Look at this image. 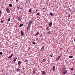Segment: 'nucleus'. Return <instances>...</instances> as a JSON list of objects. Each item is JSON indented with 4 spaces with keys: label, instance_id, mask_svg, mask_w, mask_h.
Listing matches in <instances>:
<instances>
[{
    "label": "nucleus",
    "instance_id": "obj_36",
    "mask_svg": "<svg viewBox=\"0 0 75 75\" xmlns=\"http://www.w3.org/2000/svg\"><path fill=\"white\" fill-rule=\"evenodd\" d=\"M52 55H53L52 54H51L50 55V57H52Z\"/></svg>",
    "mask_w": 75,
    "mask_h": 75
},
{
    "label": "nucleus",
    "instance_id": "obj_41",
    "mask_svg": "<svg viewBox=\"0 0 75 75\" xmlns=\"http://www.w3.org/2000/svg\"><path fill=\"white\" fill-rule=\"evenodd\" d=\"M22 69H23V70H24L25 69H24V67Z\"/></svg>",
    "mask_w": 75,
    "mask_h": 75
},
{
    "label": "nucleus",
    "instance_id": "obj_44",
    "mask_svg": "<svg viewBox=\"0 0 75 75\" xmlns=\"http://www.w3.org/2000/svg\"><path fill=\"white\" fill-rule=\"evenodd\" d=\"M74 75H75V74H74Z\"/></svg>",
    "mask_w": 75,
    "mask_h": 75
},
{
    "label": "nucleus",
    "instance_id": "obj_30",
    "mask_svg": "<svg viewBox=\"0 0 75 75\" xmlns=\"http://www.w3.org/2000/svg\"><path fill=\"white\" fill-rule=\"evenodd\" d=\"M70 70L71 71H73V70H74V69H73V68H71L70 69Z\"/></svg>",
    "mask_w": 75,
    "mask_h": 75
},
{
    "label": "nucleus",
    "instance_id": "obj_33",
    "mask_svg": "<svg viewBox=\"0 0 75 75\" xmlns=\"http://www.w3.org/2000/svg\"><path fill=\"white\" fill-rule=\"evenodd\" d=\"M3 20H2L1 21V23H3Z\"/></svg>",
    "mask_w": 75,
    "mask_h": 75
},
{
    "label": "nucleus",
    "instance_id": "obj_13",
    "mask_svg": "<svg viewBox=\"0 0 75 75\" xmlns=\"http://www.w3.org/2000/svg\"><path fill=\"white\" fill-rule=\"evenodd\" d=\"M44 50V47H42V48L41 49L40 51H43V50Z\"/></svg>",
    "mask_w": 75,
    "mask_h": 75
},
{
    "label": "nucleus",
    "instance_id": "obj_7",
    "mask_svg": "<svg viewBox=\"0 0 75 75\" xmlns=\"http://www.w3.org/2000/svg\"><path fill=\"white\" fill-rule=\"evenodd\" d=\"M51 25H52V22H50L49 24V27H51Z\"/></svg>",
    "mask_w": 75,
    "mask_h": 75
},
{
    "label": "nucleus",
    "instance_id": "obj_2",
    "mask_svg": "<svg viewBox=\"0 0 75 75\" xmlns=\"http://www.w3.org/2000/svg\"><path fill=\"white\" fill-rule=\"evenodd\" d=\"M65 68H63L62 69V72H65Z\"/></svg>",
    "mask_w": 75,
    "mask_h": 75
},
{
    "label": "nucleus",
    "instance_id": "obj_3",
    "mask_svg": "<svg viewBox=\"0 0 75 75\" xmlns=\"http://www.w3.org/2000/svg\"><path fill=\"white\" fill-rule=\"evenodd\" d=\"M6 10L8 13H10V10L8 9V8H6Z\"/></svg>",
    "mask_w": 75,
    "mask_h": 75
},
{
    "label": "nucleus",
    "instance_id": "obj_39",
    "mask_svg": "<svg viewBox=\"0 0 75 75\" xmlns=\"http://www.w3.org/2000/svg\"><path fill=\"white\" fill-rule=\"evenodd\" d=\"M36 41H38V38H37L36 39Z\"/></svg>",
    "mask_w": 75,
    "mask_h": 75
},
{
    "label": "nucleus",
    "instance_id": "obj_37",
    "mask_svg": "<svg viewBox=\"0 0 75 75\" xmlns=\"http://www.w3.org/2000/svg\"><path fill=\"white\" fill-rule=\"evenodd\" d=\"M17 70H18V71H20V69H18Z\"/></svg>",
    "mask_w": 75,
    "mask_h": 75
},
{
    "label": "nucleus",
    "instance_id": "obj_11",
    "mask_svg": "<svg viewBox=\"0 0 75 75\" xmlns=\"http://www.w3.org/2000/svg\"><path fill=\"white\" fill-rule=\"evenodd\" d=\"M55 70V66H53V71H54Z\"/></svg>",
    "mask_w": 75,
    "mask_h": 75
},
{
    "label": "nucleus",
    "instance_id": "obj_24",
    "mask_svg": "<svg viewBox=\"0 0 75 75\" xmlns=\"http://www.w3.org/2000/svg\"><path fill=\"white\" fill-rule=\"evenodd\" d=\"M69 58H73V56H69Z\"/></svg>",
    "mask_w": 75,
    "mask_h": 75
},
{
    "label": "nucleus",
    "instance_id": "obj_22",
    "mask_svg": "<svg viewBox=\"0 0 75 75\" xmlns=\"http://www.w3.org/2000/svg\"><path fill=\"white\" fill-rule=\"evenodd\" d=\"M51 32H50V31H49V32H48L47 33V34H51Z\"/></svg>",
    "mask_w": 75,
    "mask_h": 75
},
{
    "label": "nucleus",
    "instance_id": "obj_32",
    "mask_svg": "<svg viewBox=\"0 0 75 75\" xmlns=\"http://www.w3.org/2000/svg\"><path fill=\"white\" fill-rule=\"evenodd\" d=\"M46 30H47V31H49V29H48V28H46Z\"/></svg>",
    "mask_w": 75,
    "mask_h": 75
},
{
    "label": "nucleus",
    "instance_id": "obj_8",
    "mask_svg": "<svg viewBox=\"0 0 75 75\" xmlns=\"http://www.w3.org/2000/svg\"><path fill=\"white\" fill-rule=\"evenodd\" d=\"M27 28L28 29H27L28 30H29L30 29V25H28V26Z\"/></svg>",
    "mask_w": 75,
    "mask_h": 75
},
{
    "label": "nucleus",
    "instance_id": "obj_25",
    "mask_svg": "<svg viewBox=\"0 0 75 75\" xmlns=\"http://www.w3.org/2000/svg\"><path fill=\"white\" fill-rule=\"evenodd\" d=\"M68 10H69V11H72V10L70 8H69L68 9Z\"/></svg>",
    "mask_w": 75,
    "mask_h": 75
},
{
    "label": "nucleus",
    "instance_id": "obj_5",
    "mask_svg": "<svg viewBox=\"0 0 75 75\" xmlns=\"http://www.w3.org/2000/svg\"><path fill=\"white\" fill-rule=\"evenodd\" d=\"M42 75H45V74H46V73L44 71H43L42 72Z\"/></svg>",
    "mask_w": 75,
    "mask_h": 75
},
{
    "label": "nucleus",
    "instance_id": "obj_16",
    "mask_svg": "<svg viewBox=\"0 0 75 75\" xmlns=\"http://www.w3.org/2000/svg\"><path fill=\"white\" fill-rule=\"evenodd\" d=\"M9 7H12V6H13V5H12V4H10L9 5Z\"/></svg>",
    "mask_w": 75,
    "mask_h": 75
},
{
    "label": "nucleus",
    "instance_id": "obj_18",
    "mask_svg": "<svg viewBox=\"0 0 75 75\" xmlns=\"http://www.w3.org/2000/svg\"><path fill=\"white\" fill-rule=\"evenodd\" d=\"M39 32H37L35 34L36 35H38V34H39Z\"/></svg>",
    "mask_w": 75,
    "mask_h": 75
},
{
    "label": "nucleus",
    "instance_id": "obj_17",
    "mask_svg": "<svg viewBox=\"0 0 75 75\" xmlns=\"http://www.w3.org/2000/svg\"><path fill=\"white\" fill-rule=\"evenodd\" d=\"M43 61L44 62H45L46 61V60H45V59H43Z\"/></svg>",
    "mask_w": 75,
    "mask_h": 75
},
{
    "label": "nucleus",
    "instance_id": "obj_43",
    "mask_svg": "<svg viewBox=\"0 0 75 75\" xmlns=\"http://www.w3.org/2000/svg\"><path fill=\"white\" fill-rule=\"evenodd\" d=\"M74 41H75V39H74Z\"/></svg>",
    "mask_w": 75,
    "mask_h": 75
},
{
    "label": "nucleus",
    "instance_id": "obj_42",
    "mask_svg": "<svg viewBox=\"0 0 75 75\" xmlns=\"http://www.w3.org/2000/svg\"><path fill=\"white\" fill-rule=\"evenodd\" d=\"M16 1L17 2L18 1V0H16Z\"/></svg>",
    "mask_w": 75,
    "mask_h": 75
},
{
    "label": "nucleus",
    "instance_id": "obj_29",
    "mask_svg": "<svg viewBox=\"0 0 75 75\" xmlns=\"http://www.w3.org/2000/svg\"><path fill=\"white\" fill-rule=\"evenodd\" d=\"M29 11L30 12V13H31V10L30 9Z\"/></svg>",
    "mask_w": 75,
    "mask_h": 75
},
{
    "label": "nucleus",
    "instance_id": "obj_40",
    "mask_svg": "<svg viewBox=\"0 0 75 75\" xmlns=\"http://www.w3.org/2000/svg\"><path fill=\"white\" fill-rule=\"evenodd\" d=\"M45 9V7H44L43 8V10H44Z\"/></svg>",
    "mask_w": 75,
    "mask_h": 75
},
{
    "label": "nucleus",
    "instance_id": "obj_6",
    "mask_svg": "<svg viewBox=\"0 0 75 75\" xmlns=\"http://www.w3.org/2000/svg\"><path fill=\"white\" fill-rule=\"evenodd\" d=\"M13 54H12L9 57H8V58L10 59V58H11L12 57H13Z\"/></svg>",
    "mask_w": 75,
    "mask_h": 75
},
{
    "label": "nucleus",
    "instance_id": "obj_34",
    "mask_svg": "<svg viewBox=\"0 0 75 75\" xmlns=\"http://www.w3.org/2000/svg\"><path fill=\"white\" fill-rule=\"evenodd\" d=\"M38 11V9H37L36 10V11H35V13H37V12Z\"/></svg>",
    "mask_w": 75,
    "mask_h": 75
},
{
    "label": "nucleus",
    "instance_id": "obj_10",
    "mask_svg": "<svg viewBox=\"0 0 75 75\" xmlns=\"http://www.w3.org/2000/svg\"><path fill=\"white\" fill-rule=\"evenodd\" d=\"M18 21H21V19H20V18L19 17H18Z\"/></svg>",
    "mask_w": 75,
    "mask_h": 75
},
{
    "label": "nucleus",
    "instance_id": "obj_15",
    "mask_svg": "<svg viewBox=\"0 0 75 75\" xmlns=\"http://www.w3.org/2000/svg\"><path fill=\"white\" fill-rule=\"evenodd\" d=\"M18 64L19 65L21 64V61H19L18 62Z\"/></svg>",
    "mask_w": 75,
    "mask_h": 75
},
{
    "label": "nucleus",
    "instance_id": "obj_4",
    "mask_svg": "<svg viewBox=\"0 0 75 75\" xmlns=\"http://www.w3.org/2000/svg\"><path fill=\"white\" fill-rule=\"evenodd\" d=\"M61 57L60 56H59L56 59V61H58L59 59V58H61Z\"/></svg>",
    "mask_w": 75,
    "mask_h": 75
},
{
    "label": "nucleus",
    "instance_id": "obj_27",
    "mask_svg": "<svg viewBox=\"0 0 75 75\" xmlns=\"http://www.w3.org/2000/svg\"><path fill=\"white\" fill-rule=\"evenodd\" d=\"M40 15V13H36V16H38V15Z\"/></svg>",
    "mask_w": 75,
    "mask_h": 75
},
{
    "label": "nucleus",
    "instance_id": "obj_28",
    "mask_svg": "<svg viewBox=\"0 0 75 75\" xmlns=\"http://www.w3.org/2000/svg\"><path fill=\"white\" fill-rule=\"evenodd\" d=\"M32 44H35V42H33Z\"/></svg>",
    "mask_w": 75,
    "mask_h": 75
},
{
    "label": "nucleus",
    "instance_id": "obj_20",
    "mask_svg": "<svg viewBox=\"0 0 75 75\" xmlns=\"http://www.w3.org/2000/svg\"><path fill=\"white\" fill-rule=\"evenodd\" d=\"M50 14L51 15V16H53V15H54V14L52 13H50Z\"/></svg>",
    "mask_w": 75,
    "mask_h": 75
},
{
    "label": "nucleus",
    "instance_id": "obj_1",
    "mask_svg": "<svg viewBox=\"0 0 75 75\" xmlns=\"http://www.w3.org/2000/svg\"><path fill=\"white\" fill-rule=\"evenodd\" d=\"M32 23H33V22L31 21V20H30L29 21V23L28 24V25H31L32 24Z\"/></svg>",
    "mask_w": 75,
    "mask_h": 75
},
{
    "label": "nucleus",
    "instance_id": "obj_12",
    "mask_svg": "<svg viewBox=\"0 0 75 75\" xmlns=\"http://www.w3.org/2000/svg\"><path fill=\"white\" fill-rule=\"evenodd\" d=\"M17 59V57L15 58L13 60V62H16V59Z\"/></svg>",
    "mask_w": 75,
    "mask_h": 75
},
{
    "label": "nucleus",
    "instance_id": "obj_21",
    "mask_svg": "<svg viewBox=\"0 0 75 75\" xmlns=\"http://www.w3.org/2000/svg\"><path fill=\"white\" fill-rule=\"evenodd\" d=\"M23 24H21L20 25L19 27H22V26H23Z\"/></svg>",
    "mask_w": 75,
    "mask_h": 75
},
{
    "label": "nucleus",
    "instance_id": "obj_14",
    "mask_svg": "<svg viewBox=\"0 0 75 75\" xmlns=\"http://www.w3.org/2000/svg\"><path fill=\"white\" fill-rule=\"evenodd\" d=\"M67 73V71H65L63 72V74H66Z\"/></svg>",
    "mask_w": 75,
    "mask_h": 75
},
{
    "label": "nucleus",
    "instance_id": "obj_23",
    "mask_svg": "<svg viewBox=\"0 0 75 75\" xmlns=\"http://www.w3.org/2000/svg\"><path fill=\"white\" fill-rule=\"evenodd\" d=\"M24 62H25L27 63L28 62V60L27 59H25V60L24 61Z\"/></svg>",
    "mask_w": 75,
    "mask_h": 75
},
{
    "label": "nucleus",
    "instance_id": "obj_31",
    "mask_svg": "<svg viewBox=\"0 0 75 75\" xmlns=\"http://www.w3.org/2000/svg\"><path fill=\"white\" fill-rule=\"evenodd\" d=\"M1 10H0V16H1Z\"/></svg>",
    "mask_w": 75,
    "mask_h": 75
},
{
    "label": "nucleus",
    "instance_id": "obj_35",
    "mask_svg": "<svg viewBox=\"0 0 75 75\" xmlns=\"http://www.w3.org/2000/svg\"><path fill=\"white\" fill-rule=\"evenodd\" d=\"M0 55H2V54H3V53L1 52H0Z\"/></svg>",
    "mask_w": 75,
    "mask_h": 75
},
{
    "label": "nucleus",
    "instance_id": "obj_26",
    "mask_svg": "<svg viewBox=\"0 0 75 75\" xmlns=\"http://www.w3.org/2000/svg\"><path fill=\"white\" fill-rule=\"evenodd\" d=\"M8 21H10V18L9 17L8 18Z\"/></svg>",
    "mask_w": 75,
    "mask_h": 75
},
{
    "label": "nucleus",
    "instance_id": "obj_45",
    "mask_svg": "<svg viewBox=\"0 0 75 75\" xmlns=\"http://www.w3.org/2000/svg\"><path fill=\"white\" fill-rule=\"evenodd\" d=\"M20 75H21L20 74Z\"/></svg>",
    "mask_w": 75,
    "mask_h": 75
},
{
    "label": "nucleus",
    "instance_id": "obj_9",
    "mask_svg": "<svg viewBox=\"0 0 75 75\" xmlns=\"http://www.w3.org/2000/svg\"><path fill=\"white\" fill-rule=\"evenodd\" d=\"M21 34L22 35V36L23 35H24V33H23V30L21 31Z\"/></svg>",
    "mask_w": 75,
    "mask_h": 75
},
{
    "label": "nucleus",
    "instance_id": "obj_19",
    "mask_svg": "<svg viewBox=\"0 0 75 75\" xmlns=\"http://www.w3.org/2000/svg\"><path fill=\"white\" fill-rule=\"evenodd\" d=\"M35 71H34L33 73V75H34V74H35Z\"/></svg>",
    "mask_w": 75,
    "mask_h": 75
},
{
    "label": "nucleus",
    "instance_id": "obj_38",
    "mask_svg": "<svg viewBox=\"0 0 75 75\" xmlns=\"http://www.w3.org/2000/svg\"><path fill=\"white\" fill-rule=\"evenodd\" d=\"M17 8H18V9H20V7H17Z\"/></svg>",
    "mask_w": 75,
    "mask_h": 75
}]
</instances>
